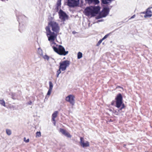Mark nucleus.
I'll list each match as a JSON object with an SVG mask.
<instances>
[{
    "label": "nucleus",
    "mask_w": 152,
    "mask_h": 152,
    "mask_svg": "<svg viewBox=\"0 0 152 152\" xmlns=\"http://www.w3.org/2000/svg\"><path fill=\"white\" fill-rule=\"evenodd\" d=\"M46 34L49 41H53L56 38L60 30L58 23L54 21H50L45 27Z\"/></svg>",
    "instance_id": "1"
},
{
    "label": "nucleus",
    "mask_w": 152,
    "mask_h": 152,
    "mask_svg": "<svg viewBox=\"0 0 152 152\" xmlns=\"http://www.w3.org/2000/svg\"><path fill=\"white\" fill-rule=\"evenodd\" d=\"M100 9V7L99 6L88 7L84 10V14L86 16L93 17L98 14Z\"/></svg>",
    "instance_id": "2"
},
{
    "label": "nucleus",
    "mask_w": 152,
    "mask_h": 152,
    "mask_svg": "<svg viewBox=\"0 0 152 152\" xmlns=\"http://www.w3.org/2000/svg\"><path fill=\"white\" fill-rule=\"evenodd\" d=\"M115 99L116 100V107L118 108H120L118 110L120 111L125 107L124 104H123L122 97L121 94H118L115 98Z\"/></svg>",
    "instance_id": "3"
},
{
    "label": "nucleus",
    "mask_w": 152,
    "mask_h": 152,
    "mask_svg": "<svg viewBox=\"0 0 152 152\" xmlns=\"http://www.w3.org/2000/svg\"><path fill=\"white\" fill-rule=\"evenodd\" d=\"M109 12V8L104 7L102 12L96 17V19H98L102 18L105 17L108 14Z\"/></svg>",
    "instance_id": "4"
},
{
    "label": "nucleus",
    "mask_w": 152,
    "mask_h": 152,
    "mask_svg": "<svg viewBox=\"0 0 152 152\" xmlns=\"http://www.w3.org/2000/svg\"><path fill=\"white\" fill-rule=\"evenodd\" d=\"M56 52L60 55L65 56L68 53V51H66L64 48L61 45H59Z\"/></svg>",
    "instance_id": "5"
},
{
    "label": "nucleus",
    "mask_w": 152,
    "mask_h": 152,
    "mask_svg": "<svg viewBox=\"0 0 152 152\" xmlns=\"http://www.w3.org/2000/svg\"><path fill=\"white\" fill-rule=\"evenodd\" d=\"M79 0H67V5L70 7L74 8L78 6Z\"/></svg>",
    "instance_id": "6"
},
{
    "label": "nucleus",
    "mask_w": 152,
    "mask_h": 152,
    "mask_svg": "<svg viewBox=\"0 0 152 152\" xmlns=\"http://www.w3.org/2000/svg\"><path fill=\"white\" fill-rule=\"evenodd\" d=\"M70 64V62L68 60H65L60 63V69H61L62 71H64Z\"/></svg>",
    "instance_id": "7"
},
{
    "label": "nucleus",
    "mask_w": 152,
    "mask_h": 152,
    "mask_svg": "<svg viewBox=\"0 0 152 152\" xmlns=\"http://www.w3.org/2000/svg\"><path fill=\"white\" fill-rule=\"evenodd\" d=\"M59 18L62 21H65L66 19H68V16L67 14L63 10H61L59 12Z\"/></svg>",
    "instance_id": "8"
},
{
    "label": "nucleus",
    "mask_w": 152,
    "mask_h": 152,
    "mask_svg": "<svg viewBox=\"0 0 152 152\" xmlns=\"http://www.w3.org/2000/svg\"><path fill=\"white\" fill-rule=\"evenodd\" d=\"M75 96L72 95H69L66 97V100L70 103L72 105L75 103Z\"/></svg>",
    "instance_id": "9"
},
{
    "label": "nucleus",
    "mask_w": 152,
    "mask_h": 152,
    "mask_svg": "<svg viewBox=\"0 0 152 152\" xmlns=\"http://www.w3.org/2000/svg\"><path fill=\"white\" fill-rule=\"evenodd\" d=\"M80 145L83 147H88L89 146V142L88 141H86L85 142L84 141V139L82 137H80Z\"/></svg>",
    "instance_id": "10"
},
{
    "label": "nucleus",
    "mask_w": 152,
    "mask_h": 152,
    "mask_svg": "<svg viewBox=\"0 0 152 152\" xmlns=\"http://www.w3.org/2000/svg\"><path fill=\"white\" fill-rule=\"evenodd\" d=\"M59 131L61 132L62 134L64 135L65 136L67 137L68 138H71L72 137L71 135L69 133L67 132L64 129H60Z\"/></svg>",
    "instance_id": "11"
},
{
    "label": "nucleus",
    "mask_w": 152,
    "mask_h": 152,
    "mask_svg": "<svg viewBox=\"0 0 152 152\" xmlns=\"http://www.w3.org/2000/svg\"><path fill=\"white\" fill-rule=\"evenodd\" d=\"M151 8H152V7L148 8L147 9L145 14L144 16L145 18H150L151 16L152 12L150 10Z\"/></svg>",
    "instance_id": "12"
},
{
    "label": "nucleus",
    "mask_w": 152,
    "mask_h": 152,
    "mask_svg": "<svg viewBox=\"0 0 152 152\" xmlns=\"http://www.w3.org/2000/svg\"><path fill=\"white\" fill-rule=\"evenodd\" d=\"M58 112V111H55L52 115V120L55 121L56 118L57 116Z\"/></svg>",
    "instance_id": "13"
},
{
    "label": "nucleus",
    "mask_w": 152,
    "mask_h": 152,
    "mask_svg": "<svg viewBox=\"0 0 152 152\" xmlns=\"http://www.w3.org/2000/svg\"><path fill=\"white\" fill-rule=\"evenodd\" d=\"M112 0H101V2L103 4H107L111 2Z\"/></svg>",
    "instance_id": "14"
},
{
    "label": "nucleus",
    "mask_w": 152,
    "mask_h": 152,
    "mask_svg": "<svg viewBox=\"0 0 152 152\" xmlns=\"http://www.w3.org/2000/svg\"><path fill=\"white\" fill-rule=\"evenodd\" d=\"M53 42L51 43L50 44L51 46L53 48V49L54 51L55 52L56 51V50H57V48L55 46V45H56V43H55L54 42V41H51Z\"/></svg>",
    "instance_id": "15"
},
{
    "label": "nucleus",
    "mask_w": 152,
    "mask_h": 152,
    "mask_svg": "<svg viewBox=\"0 0 152 152\" xmlns=\"http://www.w3.org/2000/svg\"><path fill=\"white\" fill-rule=\"evenodd\" d=\"M42 56L44 59L45 60H46L47 61H48L50 58H51L53 60H54V59L53 58H52V57H50L48 56L46 54L44 56L43 55Z\"/></svg>",
    "instance_id": "16"
},
{
    "label": "nucleus",
    "mask_w": 152,
    "mask_h": 152,
    "mask_svg": "<svg viewBox=\"0 0 152 152\" xmlns=\"http://www.w3.org/2000/svg\"><path fill=\"white\" fill-rule=\"evenodd\" d=\"M56 5V8L57 9H58L59 7L61 5V0H58V1Z\"/></svg>",
    "instance_id": "17"
},
{
    "label": "nucleus",
    "mask_w": 152,
    "mask_h": 152,
    "mask_svg": "<svg viewBox=\"0 0 152 152\" xmlns=\"http://www.w3.org/2000/svg\"><path fill=\"white\" fill-rule=\"evenodd\" d=\"M38 53L41 56H43V52L42 50L40 48H38Z\"/></svg>",
    "instance_id": "18"
},
{
    "label": "nucleus",
    "mask_w": 152,
    "mask_h": 152,
    "mask_svg": "<svg viewBox=\"0 0 152 152\" xmlns=\"http://www.w3.org/2000/svg\"><path fill=\"white\" fill-rule=\"evenodd\" d=\"M83 54L81 52H79L77 53V58L80 59L82 57Z\"/></svg>",
    "instance_id": "19"
},
{
    "label": "nucleus",
    "mask_w": 152,
    "mask_h": 152,
    "mask_svg": "<svg viewBox=\"0 0 152 152\" xmlns=\"http://www.w3.org/2000/svg\"><path fill=\"white\" fill-rule=\"evenodd\" d=\"M6 132L7 134L8 135H10L12 133L11 130L10 129H6Z\"/></svg>",
    "instance_id": "20"
},
{
    "label": "nucleus",
    "mask_w": 152,
    "mask_h": 152,
    "mask_svg": "<svg viewBox=\"0 0 152 152\" xmlns=\"http://www.w3.org/2000/svg\"><path fill=\"white\" fill-rule=\"evenodd\" d=\"M49 89L52 90L53 86L52 83L51 81L49 82Z\"/></svg>",
    "instance_id": "21"
},
{
    "label": "nucleus",
    "mask_w": 152,
    "mask_h": 152,
    "mask_svg": "<svg viewBox=\"0 0 152 152\" xmlns=\"http://www.w3.org/2000/svg\"><path fill=\"white\" fill-rule=\"evenodd\" d=\"M0 104L2 105L5 107V103L3 99L0 100Z\"/></svg>",
    "instance_id": "22"
},
{
    "label": "nucleus",
    "mask_w": 152,
    "mask_h": 152,
    "mask_svg": "<svg viewBox=\"0 0 152 152\" xmlns=\"http://www.w3.org/2000/svg\"><path fill=\"white\" fill-rule=\"evenodd\" d=\"M112 33H110L109 34H107L102 39V40H104L106 39V38H107L108 36L111 34Z\"/></svg>",
    "instance_id": "23"
},
{
    "label": "nucleus",
    "mask_w": 152,
    "mask_h": 152,
    "mask_svg": "<svg viewBox=\"0 0 152 152\" xmlns=\"http://www.w3.org/2000/svg\"><path fill=\"white\" fill-rule=\"evenodd\" d=\"M41 136V132H37L36 133V137H40Z\"/></svg>",
    "instance_id": "24"
},
{
    "label": "nucleus",
    "mask_w": 152,
    "mask_h": 152,
    "mask_svg": "<svg viewBox=\"0 0 152 152\" xmlns=\"http://www.w3.org/2000/svg\"><path fill=\"white\" fill-rule=\"evenodd\" d=\"M93 3L95 4H98L99 3V0H94Z\"/></svg>",
    "instance_id": "25"
},
{
    "label": "nucleus",
    "mask_w": 152,
    "mask_h": 152,
    "mask_svg": "<svg viewBox=\"0 0 152 152\" xmlns=\"http://www.w3.org/2000/svg\"><path fill=\"white\" fill-rule=\"evenodd\" d=\"M103 40L102 39H101L98 42V43L96 45L97 46H99L100 44L101 43Z\"/></svg>",
    "instance_id": "26"
},
{
    "label": "nucleus",
    "mask_w": 152,
    "mask_h": 152,
    "mask_svg": "<svg viewBox=\"0 0 152 152\" xmlns=\"http://www.w3.org/2000/svg\"><path fill=\"white\" fill-rule=\"evenodd\" d=\"M52 91V90L49 89L47 94V95H50L51 94Z\"/></svg>",
    "instance_id": "27"
},
{
    "label": "nucleus",
    "mask_w": 152,
    "mask_h": 152,
    "mask_svg": "<svg viewBox=\"0 0 152 152\" xmlns=\"http://www.w3.org/2000/svg\"><path fill=\"white\" fill-rule=\"evenodd\" d=\"M61 69H60V67H59V69L58 70H57V73L58 74H59L61 72Z\"/></svg>",
    "instance_id": "28"
},
{
    "label": "nucleus",
    "mask_w": 152,
    "mask_h": 152,
    "mask_svg": "<svg viewBox=\"0 0 152 152\" xmlns=\"http://www.w3.org/2000/svg\"><path fill=\"white\" fill-rule=\"evenodd\" d=\"M29 139H28L27 140H26V137H24V141L26 142H29Z\"/></svg>",
    "instance_id": "29"
},
{
    "label": "nucleus",
    "mask_w": 152,
    "mask_h": 152,
    "mask_svg": "<svg viewBox=\"0 0 152 152\" xmlns=\"http://www.w3.org/2000/svg\"><path fill=\"white\" fill-rule=\"evenodd\" d=\"M135 17V15H133L130 18H129V20H130L131 19H132V18H134Z\"/></svg>",
    "instance_id": "30"
},
{
    "label": "nucleus",
    "mask_w": 152,
    "mask_h": 152,
    "mask_svg": "<svg viewBox=\"0 0 152 152\" xmlns=\"http://www.w3.org/2000/svg\"><path fill=\"white\" fill-rule=\"evenodd\" d=\"M94 0H88V1L89 3H92Z\"/></svg>",
    "instance_id": "31"
},
{
    "label": "nucleus",
    "mask_w": 152,
    "mask_h": 152,
    "mask_svg": "<svg viewBox=\"0 0 152 152\" xmlns=\"http://www.w3.org/2000/svg\"><path fill=\"white\" fill-rule=\"evenodd\" d=\"M32 103L31 101H30L28 103V104L30 105Z\"/></svg>",
    "instance_id": "32"
},
{
    "label": "nucleus",
    "mask_w": 152,
    "mask_h": 152,
    "mask_svg": "<svg viewBox=\"0 0 152 152\" xmlns=\"http://www.w3.org/2000/svg\"><path fill=\"white\" fill-rule=\"evenodd\" d=\"M103 21V20L101 19L98 20V22H100Z\"/></svg>",
    "instance_id": "33"
},
{
    "label": "nucleus",
    "mask_w": 152,
    "mask_h": 152,
    "mask_svg": "<svg viewBox=\"0 0 152 152\" xmlns=\"http://www.w3.org/2000/svg\"><path fill=\"white\" fill-rule=\"evenodd\" d=\"M54 122H53V124L54 126L56 125V120H55V121H53Z\"/></svg>",
    "instance_id": "34"
},
{
    "label": "nucleus",
    "mask_w": 152,
    "mask_h": 152,
    "mask_svg": "<svg viewBox=\"0 0 152 152\" xmlns=\"http://www.w3.org/2000/svg\"><path fill=\"white\" fill-rule=\"evenodd\" d=\"M19 26H20L19 30L20 31H20V24L19 22Z\"/></svg>",
    "instance_id": "35"
},
{
    "label": "nucleus",
    "mask_w": 152,
    "mask_h": 152,
    "mask_svg": "<svg viewBox=\"0 0 152 152\" xmlns=\"http://www.w3.org/2000/svg\"><path fill=\"white\" fill-rule=\"evenodd\" d=\"M114 102L113 101V102H112V103H111V105H114Z\"/></svg>",
    "instance_id": "36"
},
{
    "label": "nucleus",
    "mask_w": 152,
    "mask_h": 152,
    "mask_svg": "<svg viewBox=\"0 0 152 152\" xmlns=\"http://www.w3.org/2000/svg\"><path fill=\"white\" fill-rule=\"evenodd\" d=\"M59 74H58L57 73H56V77H58L59 76Z\"/></svg>",
    "instance_id": "37"
},
{
    "label": "nucleus",
    "mask_w": 152,
    "mask_h": 152,
    "mask_svg": "<svg viewBox=\"0 0 152 152\" xmlns=\"http://www.w3.org/2000/svg\"><path fill=\"white\" fill-rule=\"evenodd\" d=\"M19 19H20V18L19 17H18V20L19 21Z\"/></svg>",
    "instance_id": "38"
},
{
    "label": "nucleus",
    "mask_w": 152,
    "mask_h": 152,
    "mask_svg": "<svg viewBox=\"0 0 152 152\" xmlns=\"http://www.w3.org/2000/svg\"><path fill=\"white\" fill-rule=\"evenodd\" d=\"M118 87L121 88V87H120L119 86H118Z\"/></svg>",
    "instance_id": "39"
}]
</instances>
